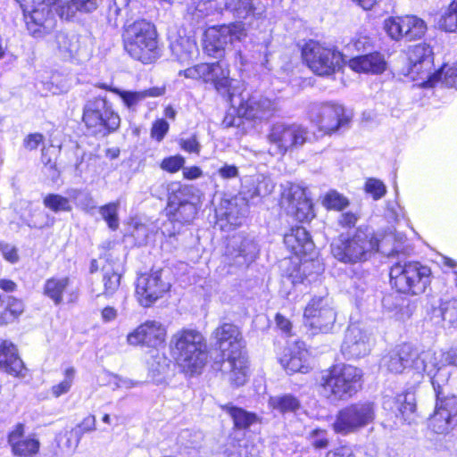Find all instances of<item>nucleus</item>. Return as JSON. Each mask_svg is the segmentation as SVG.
I'll list each match as a JSON object with an SVG mask.
<instances>
[{
	"mask_svg": "<svg viewBox=\"0 0 457 457\" xmlns=\"http://www.w3.org/2000/svg\"><path fill=\"white\" fill-rule=\"evenodd\" d=\"M365 191L370 194L374 200H378L385 195L386 188L381 180L369 179L365 183Z\"/></svg>",
	"mask_w": 457,
	"mask_h": 457,
	"instance_id": "obj_54",
	"label": "nucleus"
},
{
	"mask_svg": "<svg viewBox=\"0 0 457 457\" xmlns=\"http://www.w3.org/2000/svg\"><path fill=\"white\" fill-rule=\"evenodd\" d=\"M42 140L43 136L41 134H30L24 139V146L29 150H34L37 148Z\"/></svg>",
	"mask_w": 457,
	"mask_h": 457,
	"instance_id": "obj_63",
	"label": "nucleus"
},
{
	"mask_svg": "<svg viewBox=\"0 0 457 457\" xmlns=\"http://www.w3.org/2000/svg\"><path fill=\"white\" fill-rule=\"evenodd\" d=\"M220 4V10L218 12L225 10L237 19H246L254 10L252 0H222Z\"/></svg>",
	"mask_w": 457,
	"mask_h": 457,
	"instance_id": "obj_40",
	"label": "nucleus"
},
{
	"mask_svg": "<svg viewBox=\"0 0 457 457\" xmlns=\"http://www.w3.org/2000/svg\"><path fill=\"white\" fill-rule=\"evenodd\" d=\"M248 196L245 191H241L231 199L222 200L216 214L232 227L240 226L248 212Z\"/></svg>",
	"mask_w": 457,
	"mask_h": 457,
	"instance_id": "obj_25",
	"label": "nucleus"
},
{
	"mask_svg": "<svg viewBox=\"0 0 457 457\" xmlns=\"http://www.w3.org/2000/svg\"><path fill=\"white\" fill-rule=\"evenodd\" d=\"M54 12L46 3L32 1L29 13H25V21L28 30L34 37H43L54 29Z\"/></svg>",
	"mask_w": 457,
	"mask_h": 457,
	"instance_id": "obj_20",
	"label": "nucleus"
},
{
	"mask_svg": "<svg viewBox=\"0 0 457 457\" xmlns=\"http://www.w3.org/2000/svg\"><path fill=\"white\" fill-rule=\"evenodd\" d=\"M70 282L68 277L48 278L44 285V295L50 298L54 304L59 305L62 303L63 294L68 291Z\"/></svg>",
	"mask_w": 457,
	"mask_h": 457,
	"instance_id": "obj_36",
	"label": "nucleus"
},
{
	"mask_svg": "<svg viewBox=\"0 0 457 457\" xmlns=\"http://www.w3.org/2000/svg\"><path fill=\"white\" fill-rule=\"evenodd\" d=\"M279 362L288 373H307L311 369L308 351L298 344L285 349Z\"/></svg>",
	"mask_w": 457,
	"mask_h": 457,
	"instance_id": "obj_29",
	"label": "nucleus"
},
{
	"mask_svg": "<svg viewBox=\"0 0 457 457\" xmlns=\"http://www.w3.org/2000/svg\"><path fill=\"white\" fill-rule=\"evenodd\" d=\"M268 405L273 411H276L281 414L287 412H295L301 406L300 401L290 394L270 396L268 402Z\"/></svg>",
	"mask_w": 457,
	"mask_h": 457,
	"instance_id": "obj_39",
	"label": "nucleus"
},
{
	"mask_svg": "<svg viewBox=\"0 0 457 457\" xmlns=\"http://www.w3.org/2000/svg\"><path fill=\"white\" fill-rule=\"evenodd\" d=\"M448 364L445 353L428 349L418 353L415 350V357L412 360V370L421 376L426 372L431 379L436 393L441 392V385L445 384L448 374L445 372V366Z\"/></svg>",
	"mask_w": 457,
	"mask_h": 457,
	"instance_id": "obj_14",
	"label": "nucleus"
},
{
	"mask_svg": "<svg viewBox=\"0 0 457 457\" xmlns=\"http://www.w3.org/2000/svg\"><path fill=\"white\" fill-rule=\"evenodd\" d=\"M273 188L274 184L270 178L259 175L253 182V190H249L248 192L245 191V193L248 196L249 201L255 196H264L270 195Z\"/></svg>",
	"mask_w": 457,
	"mask_h": 457,
	"instance_id": "obj_47",
	"label": "nucleus"
},
{
	"mask_svg": "<svg viewBox=\"0 0 457 457\" xmlns=\"http://www.w3.org/2000/svg\"><path fill=\"white\" fill-rule=\"evenodd\" d=\"M312 445L316 449H324L328 446V431L326 429H312L308 436Z\"/></svg>",
	"mask_w": 457,
	"mask_h": 457,
	"instance_id": "obj_53",
	"label": "nucleus"
},
{
	"mask_svg": "<svg viewBox=\"0 0 457 457\" xmlns=\"http://www.w3.org/2000/svg\"><path fill=\"white\" fill-rule=\"evenodd\" d=\"M103 295L106 297L112 296L120 287V274L114 270L111 263L103 267Z\"/></svg>",
	"mask_w": 457,
	"mask_h": 457,
	"instance_id": "obj_41",
	"label": "nucleus"
},
{
	"mask_svg": "<svg viewBox=\"0 0 457 457\" xmlns=\"http://www.w3.org/2000/svg\"><path fill=\"white\" fill-rule=\"evenodd\" d=\"M281 206L300 222L309 221L314 217L312 204L306 189L299 185L287 183L283 187Z\"/></svg>",
	"mask_w": 457,
	"mask_h": 457,
	"instance_id": "obj_16",
	"label": "nucleus"
},
{
	"mask_svg": "<svg viewBox=\"0 0 457 457\" xmlns=\"http://www.w3.org/2000/svg\"><path fill=\"white\" fill-rule=\"evenodd\" d=\"M182 192H177L169 196L167 214L173 220L188 223L196 215L197 208L193 203L182 199Z\"/></svg>",
	"mask_w": 457,
	"mask_h": 457,
	"instance_id": "obj_30",
	"label": "nucleus"
},
{
	"mask_svg": "<svg viewBox=\"0 0 457 457\" xmlns=\"http://www.w3.org/2000/svg\"><path fill=\"white\" fill-rule=\"evenodd\" d=\"M439 312L444 322L449 327L457 323V299H451L441 303Z\"/></svg>",
	"mask_w": 457,
	"mask_h": 457,
	"instance_id": "obj_51",
	"label": "nucleus"
},
{
	"mask_svg": "<svg viewBox=\"0 0 457 457\" xmlns=\"http://www.w3.org/2000/svg\"><path fill=\"white\" fill-rule=\"evenodd\" d=\"M170 346L179 366L190 375L200 372L207 361L206 341L196 329L177 331L171 337Z\"/></svg>",
	"mask_w": 457,
	"mask_h": 457,
	"instance_id": "obj_3",
	"label": "nucleus"
},
{
	"mask_svg": "<svg viewBox=\"0 0 457 457\" xmlns=\"http://www.w3.org/2000/svg\"><path fill=\"white\" fill-rule=\"evenodd\" d=\"M436 403L433 415L429 418L428 428L436 434L448 433L456 425V414L452 415L446 408L448 403L441 398V392L436 393Z\"/></svg>",
	"mask_w": 457,
	"mask_h": 457,
	"instance_id": "obj_28",
	"label": "nucleus"
},
{
	"mask_svg": "<svg viewBox=\"0 0 457 457\" xmlns=\"http://www.w3.org/2000/svg\"><path fill=\"white\" fill-rule=\"evenodd\" d=\"M245 36V27L240 22L211 27L204 33V48L208 55L220 58L226 48Z\"/></svg>",
	"mask_w": 457,
	"mask_h": 457,
	"instance_id": "obj_12",
	"label": "nucleus"
},
{
	"mask_svg": "<svg viewBox=\"0 0 457 457\" xmlns=\"http://www.w3.org/2000/svg\"><path fill=\"white\" fill-rule=\"evenodd\" d=\"M349 48H353L357 52H366L372 47V40L367 36H358L354 37L348 45Z\"/></svg>",
	"mask_w": 457,
	"mask_h": 457,
	"instance_id": "obj_59",
	"label": "nucleus"
},
{
	"mask_svg": "<svg viewBox=\"0 0 457 457\" xmlns=\"http://www.w3.org/2000/svg\"><path fill=\"white\" fill-rule=\"evenodd\" d=\"M124 47L128 54L143 63H152L159 57L154 26L140 20L129 25L124 32Z\"/></svg>",
	"mask_w": 457,
	"mask_h": 457,
	"instance_id": "obj_5",
	"label": "nucleus"
},
{
	"mask_svg": "<svg viewBox=\"0 0 457 457\" xmlns=\"http://www.w3.org/2000/svg\"><path fill=\"white\" fill-rule=\"evenodd\" d=\"M213 335L224 358L222 371L232 385L243 386L247 378L248 365L238 328L224 323L215 329Z\"/></svg>",
	"mask_w": 457,
	"mask_h": 457,
	"instance_id": "obj_2",
	"label": "nucleus"
},
{
	"mask_svg": "<svg viewBox=\"0 0 457 457\" xmlns=\"http://www.w3.org/2000/svg\"><path fill=\"white\" fill-rule=\"evenodd\" d=\"M407 76L412 80H420L422 87H433L439 82L441 73L431 72L433 66L432 50L425 44H419L409 50Z\"/></svg>",
	"mask_w": 457,
	"mask_h": 457,
	"instance_id": "obj_11",
	"label": "nucleus"
},
{
	"mask_svg": "<svg viewBox=\"0 0 457 457\" xmlns=\"http://www.w3.org/2000/svg\"><path fill=\"white\" fill-rule=\"evenodd\" d=\"M323 204L328 209L341 211L348 206L349 202L344 195L337 191H330L325 195Z\"/></svg>",
	"mask_w": 457,
	"mask_h": 457,
	"instance_id": "obj_52",
	"label": "nucleus"
},
{
	"mask_svg": "<svg viewBox=\"0 0 457 457\" xmlns=\"http://www.w3.org/2000/svg\"><path fill=\"white\" fill-rule=\"evenodd\" d=\"M83 122L95 136L105 137L119 129L120 118L111 104L101 97L87 102L83 109Z\"/></svg>",
	"mask_w": 457,
	"mask_h": 457,
	"instance_id": "obj_7",
	"label": "nucleus"
},
{
	"mask_svg": "<svg viewBox=\"0 0 457 457\" xmlns=\"http://www.w3.org/2000/svg\"><path fill=\"white\" fill-rule=\"evenodd\" d=\"M349 66L357 72L380 74L385 71L386 62L383 54L374 52L352 58Z\"/></svg>",
	"mask_w": 457,
	"mask_h": 457,
	"instance_id": "obj_32",
	"label": "nucleus"
},
{
	"mask_svg": "<svg viewBox=\"0 0 457 457\" xmlns=\"http://www.w3.org/2000/svg\"><path fill=\"white\" fill-rule=\"evenodd\" d=\"M76 370L73 367H69L64 370L63 379L51 387V394L54 397L58 398L62 395L67 394L74 382Z\"/></svg>",
	"mask_w": 457,
	"mask_h": 457,
	"instance_id": "obj_48",
	"label": "nucleus"
},
{
	"mask_svg": "<svg viewBox=\"0 0 457 457\" xmlns=\"http://www.w3.org/2000/svg\"><path fill=\"white\" fill-rule=\"evenodd\" d=\"M212 63H200L184 71H180L179 75H183L187 79L202 80L204 83H207L208 76L212 71Z\"/></svg>",
	"mask_w": 457,
	"mask_h": 457,
	"instance_id": "obj_49",
	"label": "nucleus"
},
{
	"mask_svg": "<svg viewBox=\"0 0 457 457\" xmlns=\"http://www.w3.org/2000/svg\"><path fill=\"white\" fill-rule=\"evenodd\" d=\"M166 337V328L158 321L147 320L139 325L127 336V342L131 345H146L157 347Z\"/></svg>",
	"mask_w": 457,
	"mask_h": 457,
	"instance_id": "obj_23",
	"label": "nucleus"
},
{
	"mask_svg": "<svg viewBox=\"0 0 457 457\" xmlns=\"http://www.w3.org/2000/svg\"><path fill=\"white\" fill-rule=\"evenodd\" d=\"M302 55L309 68L320 76L331 75L343 62L340 52L312 40L304 45Z\"/></svg>",
	"mask_w": 457,
	"mask_h": 457,
	"instance_id": "obj_10",
	"label": "nucleus"
},
{
	"mask_svg": "<svg viewBox=\"0 0 457 457\" xmlns=\"http://www.w3.org/2000/svg\"><path fill=\"white\" fill-rule=\"evenodd\" d=\"M305 326L312 334L328 333L337 319L333 301L328 295L314 296L304 310Z\"/></svg>",
	"mask_w": 457,
	"mask_h": 457,
	"instance_id": "obj_13",
	"label": "nucleus"
},
{
	"mask_svg": "<svg viewBox=\"0 0 457 457\" xmlns=\"http://www.w3.org/2000/svg\"><path fill=\"white\" fill-rule=\"evenodd\" d=\"M56 47L64 56H71L79 50V40L75 35L59 32L55 36Z\"/></svg>",
	"mask_w": 457,
	"mask_h": 457,
	"instance_id": "obj_43",
	"label": "nucleus"
},
{
	"mask_svg": "<svg viewBox=\"0 0 457 457\" xmlns=\"http://www.w3.org/2000/svg\"><path fill=\"white\" fill-rule=\"evenodd\" d=\"M217 172L223 179H232L239 176L238 168L235 165L227 163L219 168Z\"/></svg>",
	"mask_w": 457,
	"mask_h": 457,
	"instance_id": "obj_60",
	"label": "nucleus"
},
{
	"mask_svg": "<svg viewBox=\"0 0 457 457\" xmlns=\"http://www.w3.org/2000/svg\"><path fill=\"white\" fill-rule=\"evenodd\" d=\"M257 253V245L252 238L235 235L228 241L226 258L230 265L244 266L252 262Z\"/></svg>",
	"mask_w": 457,
	"mask_h": 457,
	"instance_id": "obj_21",
	"label": "nucleus"
},
{
	"mask_svg": "<svg viewBox=\"0 0 457 457\" xmlns=\"http://www.w3.org/2000/svg\"><path fill=\"white\" fill-rule=\"evenodd\" d=\"M229 70L220 62H213L212 71L208 76L207 83L213 85L216 91L227 96L231 105L237 104V95L243 87V85L235 79H230Z\"/></svg>",
	"mask_w": 457,
	"mask_h": 457,
	"instance_id": "obj_24",
	"label": "nucleus"
},
{
	"mask_svg": "<svg viewBox=\"0 0 457 457\" xmlns=\"http://www.w3.org/2000/svg\"><path fill=\"white\" fill-rule=\"evenodd\" d=\"M110 91L119 96L124 105L129 110H135L137 104L147 97H157L164 94L163 87H151L142 91H126L116 87L109 88Z\"/></svg>",
	"mask_w": 457,
	"mask_h": 457,
	"instance_id": "obj_34",
	"label": "nucleus"
},
{
	"mask_svg": "<svg viewBox=\"0 0 457 457\" xmlns=\"http://www.w3.org/2000/svg\"><path fill=\"white\" fill-rule=\"evenodd\" d=\"M326 457H354L351 448L341 446L335 450L328 451Z\"/></svg>",
	"mask_w": 457,
	"mask_h": 457,
	"instance_id": "obj_64",
	"label": "nucleus"
},
{
	"mask_svg": "<svg viewBox=\"0 0 457 457\" xmlns=\"http://www.w3.org/2000/svg\"><path fill=\"white\" fill-rule=\"evenodd\" d=\"M8 442L17 457H33L40 447V442L34 434L25 435L24 426L17 424L9 434Z\"/></svg>",
	"mask_w": 457,
	"mask_h": 457,
	"instance_id": "obj_26",
	"label": "nucleus"
},
{
	"mask_svg": "<svg viewBox=\"0 0 457 457\" xmlns=\"http://www.w3.org/2000/svg\"><path fill=\"white\" fill-rule=\"evenodd\" d=\"M309 117L311 121L325 133L335 132L349 121L342 105L329 103L312 104L309 110Z\"/></svg>",
	"mask_w": 457,
	"mask_h": 457,
	"instance_id": "obj_17",
	"label": "nucleus"
},
{
	"mask_svg": "<svg viewBox=\"0 0 457 457\" xmlns=\"http://www.w3.org/2000/svg\"><path fill=\"white\" fill-rule=\"evenodd\" d=\"M185 159L181 155H174L164 158L161 162V168L168 172L174 173L183 168Z\"/></svg>",
	"mask_w": 457,
	"mask_h": 457,
	"instance_id": "obj_56",
	"label": "nucleus"
},
{
	"mask_svg": "<svg viewBox=\"0 0 457 457\" xmlns=\"http://www.w3.org/2000/svg\"><path fill=\"white\" fill-rule=\"evenodd\" d=\"M220 407L231 417L237 428H247L257 421V416L254 413L246 411L242 408L236 407L230 403L221 405Z\"/></svg>",
	"mask_w": 457,
	"mask_h": 457,
	"instance_id": "obj_38",
	"label": "nucleus"
},
{
	"mask_svg": "<svg viewBox=\"0 0 457 457\" xmlns=\"http://www.w3.org/2000/svg\"><path fill=\"white\" fill-rule=\"evenodd\" d=\"M441 75L444 73L442 84L447 87H454L457 89V62L450 67H444L441 71H438ZM442 77L439 79L441 80Z\"/></svg>",
	"mask_w": 457,
	"mask_h": 457,
	"instance_id": "obj_55",
	"label": "nucleus"
},
{
	"mask_svg": "<svg viewBox=\"0 0 457 457\" xmlns=\"http://www.w3.org/2000/svg\"><path fill=\"white\" fill-rule=\"evenodd\" d=\"M170 49L172 54L181 63L188 62L197 53L196 43L189 37H180L171 42Z\"/></svg>",
	"mask_w": 457,
	"mask_h": 457,
	"instance_id": "obj_37",
	"label": "nucleus"
},
{
	"mask_svg": "<svg viewBox=\"0 0 457 457\" xmlns=\"http://www.w3.org/2000/svg\"><path fill=\"white\" fill-rule=\"evenodd\" d=\"M0 252L7 262L16 263L19 261L18 249L8 243L0 242Z\"/></svg>",
	"mask_w": 457,
	"mask_h": 457,
	"instance_id": "obj_57",
	"label": "nucleus"
},
{
	"mask_svg": "<svg viewBox=\"0 0 457 457\" xmlns=\"http://www.w3.org/2000/svg\"><path fill=\"white\" fill-rule=\"evenodd\" d=\"M439 29L446 32L457 31V0H453L437 21Z\"/></svg>",
	"mask_w": 457,
	"mask_h": 457,
	"instance_id": "obj_45",
	"label": "nucleus"
},
{
	"mask_svg": "<svg viewBox=\"0 0 457 457\" xmlns=\"http://www.w3.org/2000/svg\"><path fill=\"white\" fill-rule=\"evenodd\" d=\"M284 243L297 256H307L314 249L313 242L303 227L293 228L284 237Z\"/></svg>",
	"mask_w": 457,
	"mask_h": 457,
	"instance_id": "obj_31",
	"label": "nucleus"
},
{
	"mask_svg": "<svg viewBox=\"0 0 457 457\" xmlns=\"http://www.w3.org/2000/svg\"><path fill=\"white\" fill-rule=\"evenodd\" d=\"M415 357V349L408 344H403L391 350L382 359V363L393 373H402L410 368L412 370V360Z\"/></svg>",
	"mask_w": 457,
	"mask_h": 457,
	"instance_id": "obj_27",
	"label": "nucleus"
},
{
	"mask_svg": "<svg viewBox=\"0 0 457 457\" xmlns=\"http://www.w3.org/2000/svg\"><path fill=\"white\" fill-rule=\"evenodd\" d=\"M390 237L384 238L381 245L373 231L368 228H358L353 233L340 235L331 244V253L340 262L356 264L368 261L374 253L380 250L388 256L399 255L403 252L400 244L392 251L383 249L384 244L390 241Z\"/></svg>",
	"mask_w": 457,
	"mask_h": 457,
	"instance_id": "obj_1",
	"label": "nucleus"
},
{
	"mask_svg": "<svg viewBox=\"0 0 457 457\" xmlns=\"http://www.w3.org/2000/svg\"><path fill=\"white\" fill-rule=\"evenodd\" d=\"M169 123L163 120L159 119L157 120L152 127L151 129V136L152 137L155 138L157 141H162L166 135V133L169 130Z\"/></svg>",
	"mask_w": 457,
	"mask_h": 457,
	"instance_id": "obj_58",
	"label": "nucleus"
},
{
	"mask_svg": "<svg viewBox=\"0 0 457 457\" xmlns=\"http://www.w3.org/2000/svg\"><path fill=\"white\" fill-rule=\"evenodd\" d=\"M237 95V112L248 120H262L270 117L276 111L275 104L262 96L249 95L242 89Z\"/></svg>",
	"mask_w": 457,
	"mask_h": 457,
	"instance_id": "obj_19",
	"label": "nucleus"
},
{
	"mask_svg": "<svg viewBox=\"0 0 457 457\" xmlns=\"http://www.w3.org/2000/svg\"><path fill=\"white\" fill-rule=\"evenodd\" d=\"M43 204L46 208L54 212H71L72 206L69 198L64 197L58 194H48L43 199Z\"/></svg>",
	"mask_w": 457,
	"mask_h": 457,
	"instance_id": "obj_46",
	"label": "nucleus"
},
{
	"mask_svg": "<svg viewBox=\"0 0 457 457\" xmlns=\"http://www.w3.org/2000/svg\"><path fill=\"white\" fill-rule=\"evenodd\" d=\"M166 273L167 271L163 270H152L137 278L136 296L142 306H151L170 290V283Z\"/></svg>",
	"mask_w": 457,
	"mask_h": 457,
	"instance_id": "obj_15",
	"label": "nucleus"
},
{
	"mask_svg": "<svg viewBox=\"0 0 457 457\" xmlns=\"http://www.w3.org/2000/svg\"><path fill=\"white\" fill-rule=\"evenodd\" d=\"M120 207L119 202L110 203L100 207L99 212L103 219L107 222L108 227L115 230L119 228L118 209Z\"/></svg>",
	"mask_w": 457,
	"mask_h": 457,
	"instance_id": "obj_50",
	"label": "nucleus"
},
{
	"mask_svg": "<svg viewBox=\"0 0 457 457\" xmlns=\"http://www.w3.org/2000/svg\"><path fill=\"white\" fill-rule=\"evenodd\" d=\"M23 362L17 353L15 345L8 341L0 345V370L13 376H21Z\"/></svg>",
	"mask_w": 457,
	"mask_h": 457,
	"instance_id": "obj_33",
	"label": "nucleus"
},
{
	"mask_svg": "<svg viewBox=\"0 0 457 457\" xmlns=\"http://www.w3.org/2000/svg\"><path fill=\"white\" fill-rule=\"evenodd\" d=\"M399 404L398 410L404 421L411 424L414 421V413L416 411L415 396L411 393H407L397 397Z\"/></svg>",
	"mask_w": 457,
	"mask_h": 457,
	"instance_id": "obj_42",
	"label": "nucleus"
},
{
	"mask_svg": "<svg viewBox=\"0 0 457 457\" xmlns=\"http://www.w3.org/2000/svg\"><path fill=\"white\" fill-rule=\"evenodd\" d=\"M362 372L345 364L334 365L321 377L322 394L330 401H345L361 388Z\"/></svg>",
	"mask_w": 457,
	"mask_h": 457,
	"instance_id": "obj_4",
	"label": "nucleus"
},
{
	"mask_svg": "<svg viewBox=\"0 0 457 457\" xmlns=\"http://www.w3.org/2000/svg\"><path fill=\"white\" fill-rule=\"evenodd\" d=\"M275 321H276V325L277 327L283 332L285 333L286 335L287 336H290L291 335V330H292V323L291 321L287 319L286 317H284L282 314L280 313H277L276 317H275Z\"/></svg>",
	"mask_w": 457,
	"mask_h": 457,
	"instance_id": "obj_62",
	"label": "nucleus"
},
{
	"mask_svg": "<svg viewBox=\"0 0 457 457\" xmlns=\"http://www.w3.org/2000/svg\"><path fill=\"white\" fill-rule=\"evenodd\" d=\"M375 406L370 402L351 403L337 411L332 428L341 436L355 434L375 420Z\"/></svg>",
	"mask_w": 457,
	"mask_h": 457,
	"instance_id": "obj_8",
	"label": "nucleus"
},
{
	"mask_svg": "<svg viewBox=\"0 0 457 457\" xmlns=\"http://www.w3.org/2000/svg\"><path fill=\"white\" fill-rule=\"evenodd\" d=\"M431 270L419 262L398 261L390 269V283L398 292L423 293L430 284Z\"/></svg>",
	"mask_w": 457,
	"mask_h": 457,
	"instance_id": "obj_6",
	"label": "nucleus"
},
{
	"mask_svg": "<svg viewBox=\"0 0 457 457\" xmlns=\"http://www.w3.org/2000/svg\"><path fill=\"white\" fill-rule=\"evenodd\" d=\"M23 311L24 304L21 300L0 292V325L13 321Z\"/></svg>",
	"mask_w": 457,
	"mask_h": 457,
	"instance_id": "obj_35",
	"label": "nucleus"
},
{
	"mask_svg": "<svg viewBox=\"0 0 457 457\" xmlns=\"http://www.w3.org/2000/svg\"><path fill=\"white\" fill-rule=\"evenodd\" d=\"M371 336L357 324H351L345 332L342 353L349 358L363 357L371 350Z\"/></svg>",
	"mask_w": 457,
	"mask_h": 457,
	"instance_id": "obj_22",
	"label": "nucleus"
},
{
	"mask_svg": "<svg viewBox=\"0 0 457 457\" xmlns=\"http://www.w3.org/2000/svg\"><path fill=\"white\" fill-rule=\"evenodd\" d=\"M180 146L183 150L195 154H199L201 149V145L195 136L187 139H182Z\"/></svg>",
	"mask_w": 457,
	"mask_h": 457,
	"instance_id": "obj_61",
	"label": "nucleus"
},
{
	"mask_svg": "<svg viewBox=\"0 0 457 457\" xmlns=\"http://www.w3.org/2000/svg\"><path fill=\"white\" fill-rule=\"evenodd\" d=\"M98 0H70L67 9H61V18L70 19L77 11L89 12L96 9Z\"/></svg>",
	"mask_w": 457,
	"mask_h": 457,
	"instance_id": "obj_44",
	"label": "nucleus"
},
{
	"mask_svg": "<svg viewBox=\"0 0 457 457\" xmlns=\"http://www.w3.org/2000/svg\"><path fill=\"white\" fill-rule=\"evenodd\" d=\"M309 138V129L298 123L276 122L270 126L267 134L270 150L273 149L281 155L302 147Z\"/></svg>",
	"mask_w": 457,
	"mask_h": 457,
	"instance_id": "obj_9",
	"label": "nucleus"
},
{
	"mask_svg": "<svg viewBox=\"0 0 457 457\" xmlns=\"http://www.w3.org/2000/svg\"><path fill=\"white\" fill-rule=\"evenodd\" d=\"M384 29L392 39L399 40L405 37L408 40H415L424 36L427 26L425 21L417 16L407 15L386 19Z\"/></svg>",
	"mask_w": 457,
	"mask_h": 457,
	"instance_id": "obj_18",
	"label": "nucleus"
}]
</instances>
